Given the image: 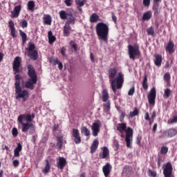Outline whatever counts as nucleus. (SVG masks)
<instances>
[{
	"instance_id": "f257e3e1",
	"label": "nucleus",
	"mask_w": 177,
	"mask_h": 177,
	"mask_svg": "<svg viewBox=\"0 0 177 177\" xmlns=\"http://www.w3.org/2000/svg\"><path fill=\"white\" fill-rule=\"evenodd\" d=\"M34 118H35V114L34 113H24L18 117L17 122L21 125L22 132L30 131V133H35V124L31 123Z\"/></svg>"
},
{
	"instance_id": "f03ea898",
	"label": "nucleus",
	"mask_w": 177,
	"mask_h": 177,
	"mask_svg": "<svg viewBox=\"0 0 177 177\" xmlns=\"http://www.w3.org/2000/svg\"><path fill=\"white\" fill-rule=\"evenodd\" d=\"M108 75L112 91L114 93H116L117 89H121V88H122V84H124V74L120 72L117 76V68H111L108 71Z\"/></svg>"
},
{
	"instance_id": "7ed1b4c3",
	"label": "nucleus",
	"mask_w": 177,
	"mask_h": 177,
	"mask_svg": "<svg viewBox=\"0 0 177 177\" xmlns=\"http://www.w3.org/2000/svg\"><path fill=\"white\" fill-rule=\"evenodd\" d=\"M21 78L20 75L17 74L15 75V95L16 99H23L24 102H26L28 97H30V93L26 89H24L20 86V82H21Z\"/></svg>"
},
{
	"instance_id": "20e7f679",
	"label": "nucleus",
	"mask_w": 177,
	"mask_h": 177,
	"mask_svg": "<svg viewBox=\"0 0 177 177\" xmlns=\"http://www.w3.org/2000/svg\"><path fill=\"white\" fill-rule=\"evenodd\" d=\"M95 30L98 39L107 42L109 39V26L103 22H100L96 25Z\"/></svg>"
},
{
	"instance_id": "39448f33",
	"label": "nucleus",
	"mask_w": 177,
	"mask_h": 177,
	"mask_svg": "<svg viewBox=\"0 0 177 177\" xmlns=\"http://www.w3.org/2000/svg\"><path fill=\"white\" fill-rule=\"evenodd\" d=\"M28 75L30 79H29L25 84H23V86L28 88V89H34V85L37 84V78L35 70L31 65H28Z\"/></svg>"
},
{
	"instance_id": "423d86ee",
	"label": "nucleus",
	"mask_w": 177,
	"mask_h": 177,
	"mask_svg": "<svg viewBox=\"0 0 177 177\" xmlns=\"http://www.w3.org/2000/svg\"><path fill=\"white\" fill-rule=\"evenodd\" d=\"M26 50H28V56L30 59H32V60L38 59V52L35 50V45L32 42L28 44Z\"/></svg>"
},
{
	"instance_id": "0eeeda50",
	"label": "nucleus",
	"mask_w": 177,
	"mask_h": 177,
	"mask_svg": "<svg viewBox=\"0 0 177 177\" xmlns=\"http://www.w3.org/2000/svg\"><path fill=\"white\" fill-rule=\"evenodd\" d=\"M163 175L165 177H171L172 176V171L174 168H172V165L171 162H167L166 165H163Z\"/></svg>"
},
{
	"instance_id": "6e6552de",
	"label": "nucleus",
	"mask_w": 177,
	"mask_h": 177,
	"mask_svg": "<svg viewBox=\"0 0 177 177\" xmlns=\"http://www.w3.org/2000/svg\"><path fill=\"white\" fill-rule=\"evenodd\" d=\"M21 64V58L16 57L14 59L12 67L15 71V74H19L20 73V66Z\"/></svg>"
},
{
	"instance_id": "1a4fd4ad",
	"label": "nucleus",
	"mask_w": 177,
	"mask_h": 177,
	"mask_svg": "<svg viewBox=\"0 0 177 177\" xmlns=\"http://www.w3.org/2000/svg\"><path fill=\"white\" fill-rule=\"evenodd\" d=\"M177 130L174 128L168 129L162 132V136L164 138H174V136H176Z\"/></svg>"
},
{
	"instance_id": "9d476101",
	"label": "nucleus",
	"mask_w": 177,
	"mask_h": 177,
	"mask_svg": "<svg viewBox=\"0 0 177 177\" xmlns=\"http://www.w3.org/2000/svg\"><path fill=\"white\" fill-rule=\"evenodd\" d=\"M156 88H152L149 94L148 95V100L149 104H154L156 103Z\"/></svg>"
},
{
	"instance_id": "9b49d317",
	"label": "nucleus",
	"mask_w": 177,
	"mask_h": 177,
	"mask_svg": "<svg viewBox=\"0 0 177 177\" xmlns=\"http://www.w3.org/2000/svg\"><path fill=\"white\" fill-rule=\"evenodd\" d=\"M21 11V5L16 6L13 10L11 11V19H16L20 16V12Z\"/></svg>"
},
{
	"instance_id": "f8f14e48",
	"label": "nucleus",
	"mask_w": 177,
	"mask_h": 177,
	"mask_svg": "<svg viewBox=\"0 0 177 177\" xmlns=\"http://www.w3.org/2000/svg\"><path fill=\"white\" fill-rule=\"evenodd\" d=\"M92 133L94 136H97L99 132H100V122L97 121L93 124L91 127Z\"/></svg>"
},
{
	"instance_id": "ddd939ff",
	"label": "nucleus",
	"mask_w": 177,
	"mask_h": 177,
	"mask_svg": "<svg viewBox=\"0 0 177 177\" xmlns=\"http://www.w3.org/2000/svg\"><path fill=\"white\" fill-rule=\"evenodd\" d=\"M72 135L74 138L75 143H76V145H80V143H81V136H80V131L77 129H73Z\"/></svg>"
},
{
	"instance_id": "4468645a",
	"label": "nucleus",
	"mask_w": 177,
	"mask_h": 177,
	"mask_svg": "<svg viewBox=\"0 0 177 177\" xmlns=\"http://www.w3.org/2000/svg\"><path fill=\"white\" fill-rule=\"evenodd\" d=\"M166 52H168L170 55H172L175 52V44L172 40H169L167 45L165 47Z\"/></svg>"
},
{
	"instance_id": "2eb2a0df",
	"label": "nucleus",
	"mask_w": 177,
	"mask_h": 177,
	"mask_svg": "<svg viewBox=\"0 0 177 177\" xmlns=\"http://www.w3.org/2000/svg\"><path fill=\"white\" fill-rule=\"evenodd\" d=\"M131 138H132V129L129 127L126 131V145L127 147H131Z\"/></svg>"
},
{
	"instance_id": "dca6fc26",
	"label": "nucleus",
	"mask_w": 177,
	"mask_h": 177,
	"mask_svg": "<svg viewBox=\"0 0 177 177\" xmlns=\"http://www.w3.org/2000/svg\"><path fill=\"white\" fill-rule=\"evenodd\" d=\"M111 169H113V166L110 163H106L102 167V171L105 177L109 176L110 175V172H111Z\"/></svg>"
},
{
	"instance_id": "f3484780",
	"label": "nucleus",
	"mask_w": 177,
	"mask_h": 177,
	"mask_svg": "<svg viewBox=\"0 0 177 177\" xmlns=\"http://www.w3.org/2000/svg\"><path fill=\"white\" fill-rule=\"evenodd\" d=\"M66 164H67V160L63 157H59L57 160V168H59V169H63L66 167Z\"/></svg>"
},
{
	"instance_id": "a211bd4d",
	"label": "nucleus",
	"mask_w": 177,
	"mask_h": 177,
	"mask_svg": "<svg viewBox=\"0 0 177 177\" xmlns=\"http://www.w3.org/2000/svg\"><path fill=\"white\" fill-rule=\"evenodd\" d=\"M43 23L46 26H52V17L50 15L44 14L43 16Z\"/></svg>"
},
{
	"instance_id": "6ab92c4d",
	"label": "nucleus",
	"mask_w": 177,
	"mask_h": 177,
	"mask_svg": "<svg viewBox=\"0 0 177 177\" xmlns=\"http://www.w3.org/2000/svg\"><path fill=\"white\" fill-rule=\"evenodd\" d=\"M142 56L140 53V50H139V45L134 44L133 45V59H139Z\"/></svg>"
},
{
	"instance_id": "aec40b11",
	"label": "nucleus",
	"mask_w": 177,
	"mask_h": 177,
	"mask_svg": "<svg viewBox=\"0 0 177 177\" xmlns=\"http://www.w3.org/2000/svg\"><path fill=\"white\" fill-rule=\"evenodd\" d=\"M8 27L11 30V35L13 37V38H16L17 37V35H16V28H15V22L13 21L10 20L8 21Z\"/></svg>"
},
{
	"instance_id": "412c9836",
	"label": "nucleus",
	"mask_w": 177,
	"mask_h": 177,
	"mask_svg": "<svg viewBox=\"0 0 177 177\" xmlns=\"http://www.w3.org/2000/svg\"><path fill=\"white\" fill-rule=\"evenodd\" d=\"M23 150L21 144L18 143L17 147L14 150V157H20V151Z\"/></svg>"
},
{
	"instance_id": "4be33fe9",
	"label": "nucleus",
	"mask_w": 177,
	"mask_h": 177,
	"mask_svg": "<svg viewBox=\"0 0 177 177\" xmlns=\"http://www.w3.org/2000/svg\"><path fill=\"white\" fill-rule=\"evenodd\" d=\"M67 21L66 23H68V25L71 24H75V17L73 15V13L69 12L68 13V17H66Z\"/></svg>"
},
{
	"instance_id": "5701e85b",
	"label": "nucleus",
	"mask_w": 177,
	"mask_h": 177,
	"mask_svg": "<svg viewBox=\"0 0 177 177\" xmlns=\"http://www.w3.org/2000/svg\"><path fill=\"white\" fill-rule=\"evenodd\" d=\"M71 32V27L68 25V23H66L64 26V36L68 37Z\"/></svg>"
},
{
	"instance_id": "b1692460",
	"label": "nucleus",
	"mask_w": 177,
	"mask_h": 177,
	"mask_svg": "<svg viewBox=\"0 0 177 177\" xmlns=\"http://www.w3.org/2000/svg\"><path fill=\"white\" fill-rule=\"evenodd\" d=\"M154 57L155 59H153V62L156 66L160 67V66H161V62H162V56H161V55H155Z\"/></svg>"
},
{
	"instance_id": "393cba45",
	"label": "nucleus",
	"mask_w": 177,
	"mask_h": 177,
	"mask_svg": "<svg viewBox=\"0 0 177 177\" xmlns=\"http://www.w3.org/2000/svg\"><path fill=\"white\" fill-rule=\"evenodd\" d=\"M98 146H99V140H94V141L91 147V153H92V154H93V153H95V151H96Z\"/></svg>"
},
{
	"instance_id": "a878e982",
	"label": "nucleus",
	"mask_w": 177,
	"mask_h": 177,
	"mask_svg": "<svg viewBox=\"0 0 177 177\" xmlns=\"http://www.w3.org/2000/svg\"><path fill=\"white\" fill-rule=\"evenodd\" d=\"M117 129L118 131H120L121 133H122V132H124V131L127 132V124L125 123L118 124L117 126Z\"/></svg>"
},
{
	"instance_id": "bb28decb",
	"label": "nucleus",
	"mask_w": 177,
	"mask_h": 177,
	"mask_svg": "<svg viewBox=\"0 0 177 177\" xmlns=\"http://www.w3.org/2000/svg\"><path fill=\"white\" fill-rule=\"evenodd\" d=\"M109 156V149L106 147L102 148V153L100 154V158H107Z\"/></svg>"
},
{
	"instance_id": "cd10ccee",
	"label": "nucleus",
	"mask_w": 177,
	"mask_h": 177,
	"mask_svg": "<svg viewBox=\"0 0 177 177\" xmlns=\"http://www.w3.org/2000/svg\"><path fill=\"white\" fill-rule=\"evenodd\" d=\"M152 13L151 11H147V12L144 13L142 15V20L144 21H147L151 19Z\"/></svg>"
},
{
	"instance_id": "c85d7f7f",
	"label": "nucleus",
	"mask_w": 177,
	"mask_h": 177,
	"mask_svg": "<svg viewBox=\"0 0 177 177\" xmlns=\"http://www.w3.org/2000/svg\"><path fill=\"white\" fill-rule=\"evenodd\" d=\"M109 92L106 89L102 90V99L104 102H107L109 100Z\"/></svg>"
},
{
	"instance_id": "c756f323",
	"label": "nucleus",
	"mask_w": 177,
	"mask_h": 177,
	"mask_svg": "<svg viewBox=\"0 0 177 177\" xmlns=\"http://www.w3.org/2000/svg\"><path fill=\"white\" fill-rule=\"evenodd\" d=\"M28 10L30 12H34V8H35V3L33 1H29L27 4Z\"/></svg>"
},
{
	"instance_id": "7c9ffc66",
	"label": "nucleus",
	"mask_w": 177,
	"mask_h": 177,
	"mask_svg": "<svg viewBox=\"0 0 177 177\" xmlns=\"http://www.w3.org/2000/svg\"><path fill=\"white\" fill-rule=\"evenodd\" d=\"M56 41V37L52 33V31H48V42L49 44H53Z\"/></svg>"
},
{
	"instance_id": "2f4dec72",
	"label": "nucleus",
	"mask_w": 177,
	"mask_h": 177,
	"mask_svg": "<svg viewBox=\"0 0 177 177\" xmlns=\"http://www.w3.org/2000/svg\"><path fill=\"white\" fill-rule=\"evenodd\" d=\"M59 17L62 20H66V19H67V17L68 16V13H67L64 10L59 11Z\"/></svg>"
},
{
	"instance_id": "473e14b6",
	"label": "nucleus",
	"mask_w": 177,
	"mask_h": 177,
	"mask_svg": "<svg viewBox=\"0 0 177 177\" xmlns=\"http://www.w3.org/2000/svg\"><path fill=\"white\" fill-rule=\"evenodd\" d=\"M19 35L22 38L23 44H26V42H27V34H26L23 30H19Z\"/></svg>"
},
{
	"instance_id": "72a5a7b5",
	"label": "nucleus",
	"mask_w": 177,
	"mask_h": 177,
	"mask_svg": "<svg viewBox=\"0 0 177 177\" xmlns=\"http://www.w3.org/2000/svg\"><path fill=\"white\" fill-rule=\"evenodd\" d=\"M99 20V17L96 13H93L90 17V21L91 23H96Z\"/></svg>"
},
{
	"instance_id": "f704fd0d",
	"label": "nucleus",
	"mask_w": 177,
	"mask_h": 177,
	"mask_svg": "<svg viewBox=\"0 0 177 177\" xmlns=\"http://www.w3.org/2000/svg\"><path fill=\"white\" fill-rule=\"evenodd\" d=\"M81 133H84L85 136H89V135H91V131H89V129H88V128L86 127H82L81 128Z\"/></svg>"
},
{
	"instance_id": "c9c22d12",
	"label": "nucleus",
	"mask_w": 177,
	"mask_h": 177,
	"mask_svg": "<svg viewBox=\"0 0 177 177\" xmlns=\"http://www.w3.org/2000/svg\"><path fill=\"white\" fill-rule=\"evenodd\" d=\"M46 166L44 169L42 170L44 174H48L49 171H50V165H49V160H46Z\"/></svg>"
},
{
	"instance_id": "e433bc0d",
	"label": "nucleus",
	"mask_w": 177,
	"mask_h": 177,
	"mask_svg": "<svg viewBox=\"0 0 177 177\" xmlns=\"http://www.w3.org/2000/svg\"><path fill=\"white\" fill-rule=\"evenodd\" d=\"M142 87L145 91H147V89L149 88V85L147 84V76L146 75L145 76L143 80Z\"/></svg>"
},
{
	"instance_id": "4c0bfd02",
	"label": "nucleus",
	"mask_w": 177,
	"mask_h": 177,
	"mask_svg": "<svg viewBox=\"0 0 177 177\" xmlns=\"http://www.w3.org/2000/svg\"><path fill=\"white\" fill-rule=\"evenodd\" d=\"M128 49L130 59H133V46L129 45Z\"/></svg>"
},
{
	"instance_id": "58836bf2",
	"label": "nucleus",
	"mask_w": 177,
	"mask_h": 177,
	"mask_svg": "<svg viewBox=\"0 0 177 177\" xmlns=\"http://www.w3.org/2000/svg\"><path fill=\"white\" fill-rule=\"evenodd\" d=\"M163 80L167 82V84L169 83V81H171V75L169 73H166L163 76Z\"/></svg>"
},
{
	"instance_id": "ea45409f",
	"label": "nucleus",
	"mask_w": 177,
	"mask_h": 177,
	"mask_svg": "<svg viewBox=\"0 0 177 177\" xmlns=\"http://www.w3.org/2000/svg\"><path fill=\"white\" fill-rule=\"evenodd\" d=\"M75 3L79 7H82L85 3H86V0H75Z\"/></svg>"
},
{
	"instance_id": "a19ab883",
	"label": "nucleus",
	"mask_w": 177,
	"mask_h": 177,
	"mask_svg": "<svg viewBox=\"0 0 177 177\" xmlns=\"http://www.w3.org/2000/svg\"><path fill=\"white\" fill-rule=\"evenodd\" d=\"M171 93H172V91L169 88H166L165 90V94H164V98L165 99H168L169 96L171 95Z\"/></svg>"
},
{
	"instance_id": "79ce46f5",
	"label": "nucleus",
	"mask_w": 177,
	"mask_h": 177,
	"mask_svg": "<svg viewBox=\"0 0 177 177\" xmlns=\"http://www.w3.org/2000/svg\"><path fill=\"white\" fill-rule=\"evenodd\" d=\"M20 26L22 27V28H27V26H28V22L26 21V19H23L20 21Z\"/></svg>"
},
{
	"instance_id": "37998d69",
	"label": "nucleus",
	"mask_w": 177,
	"mask_h": 177,
	"mask_svg": "<svg viewBox=\"0 0 177 177\" xmlns=\"http://www.w3.org/2000/svg\"><path fill=\"white\" fill-rule=\"evenodd\" d=\"M148 176L157 177V173L151 169L148 170Z\"/></svg>"
},
{
	"instance_id": "c03bdc74",
	"label": "nucleus",
	"mask_w": 177,
	"mask_h": 177,
	"mask_svg": "<svg viewBox=\"0 0 177 177\" xmlns=\"http://www.w3.org/2000/svg\"><path fill=\"white\" fill-rule=\"evenodd\" d=\"M147 32L148 35H154V28H153V27L148 28Z\"/></svg>"
},
{
	"instance_id": "a18cd8bd",
	"label": "nucleus",
	"mask_w": 177,
	"mask_h": 177,
	"mask_svg": "<svg viewBox=\"0 0 177 177\" xmlns=\"http://www.w3.org/2000/svg\"><path fill=\"white\" fill-rule=\"evenodd\" d=\"M168 153V147L164 146L161 147L160 153L167 154Z\"/></svg>"
},
{
	"instance_id": "49530a36",
	"label": "nucleus",
	"mask_w": 177,
	"mask_h": 177,
	"mask_svg": "<svg viewBox=\"0 0 177 177\" xmlns=\"http://www.w3.org/2000/svg\"><path fill=\"white\" fill-rule=\"evenodd\" d=\"M164 162V159L160 156H158V167L160 168L161 167V164Z\"/></svg>"
},
{
	"instance_id": "de8ad7c7",
	"label": "nucleus",
	"mask_w": 177,
	"mask_h": 177,
	"mask_svg": "<svg viewBox=\"0 0 177 177\" xmlns=\"http://www.w3.org/2000/svg\"><path fill=\"white\" fill-rule=\"evenodd\" d=\"M104 111H110V102L108 101L106 103L104 104Z\"/></svg>"
},
{
	"instance_id": "09e8293b",
	"label": "nucleus",
	"mask_w": 177,
	"mask_h": 177,
	"mask_svg": "<svg viewBox=\"0 0 177 177\" xmlns=\"http://www.w3.org/2000/svg\"><path fill=\"white\" fill-rule=\"evenodd\" d=\"M177 122V115L174 116L172 120L168 121V124H176Z\"/></svg>"
},
{
	"instance_id": "8fccbe9b",
	"label": "nucleus",
	"mask_w": 177,
	"mask_h": 177,
	"mask_svg": "<svg viewBox=\"0 0 177 177\" xmlns=\"http://www.w3.org/2000/svg\"><path fill=\"white\" fill-rule=\"evenodd\" d=\"M12 135L14 136V138H16V136L19 135V131H17V128H13L12 129Z\"/></svg>"
},
{
	"instance_id": "3c124183",
	"label": "nucleus",
	"mask_w": 177,
	"mask_h": 177,
	"mask_svg": "<svg viewBox=\"0 0 177 177\" xmlns=\"http://www.w3.org/2000/svg\"><path fill=\"white\" fill-rule=\"evenodd\" d=\"M57 146L59 147V149H62V147H63V141L62 140V138H59L57 139Z\"/></svg>"
},
{
	"instance_id": "603ef678",
	"label": "nucleus",
	"mask_w": 177,
	"mask_h": 177,
	"mask_svg": "<svg viewBox=\"0 0 177 177\" xmlns=\"http://www.w3.org/2000/svg\"><path fill=\"white\" fill-rule=\"evenodd\" d=\"M142 3L145 8H149L150 6V0H142Z\"/></svg>"
},
{
	"instance_id": "864d4df0",
	"label": "nucleus",
	"mask_w": 177,
	"mask_h": 177,
	"mask_svg": "<svg viewBox=\"0 0 177 177\" xmlns=\"http://www.w3.org/2000/svg\"><path fill=\"white\" fill-rule=\"evenodd\" d=\"M142 140V136L138 135L136 138V143L137 145H140V141Z\"/></svg>"
},
{
	"instance_id": "5fc2aeb1",
	"label": "nucleus",
	"mask_w": 177,
	"mask_h": 177,
	"mask_svg": "<svg viewBox=\"0 0 177 177\" xmlns=\"http://www.w3.org/2000/svg\"><path fill=\"white\" fill-rule=\"evenodd\" d=\"M66 6H71L73 5V0H65Z\"/></svg>"
},
{
	"instance_id": "6e6d98bb",
	"label": "nucleus",
	"mask_w": 177,
	"mask_h": 177,
	"mask_svg": "<svg viewBox=\"0 0 177 177\" xmlns=\"http://www.w3.org/2000/svg\"><path fill=\"white\" fill-rule=\"evenodd\" d=\"M153 10H154V15H158V4L157 5H155L153 8Z\"/></svg>"
},
{
	"instance_id": "4d7b16f0",
	"label": "nucleus",
	"mask_w": 177,
	"mask_h": 177,
	"mask_svg": "<svg viewBox=\"0 0 177 177\" xmlns=\"http://www.w3.org/2000/svg\"><path fill=\"white\" fill-rule=\"evenodd\" d=\"M71 46L74 49L75 52H77V44H75L74 42H71Z\"/></svg>"
},
{
	"instance_id": "13d9d810",
	"label": "nucleus",
	"mask_w": 177,
	"mask_h": 177,
	"mask_svg": "<svg viewBox=\"0 0 177 177\" xmlns=\"http://www.w3.org/2000/svg\"><path fill=\"white\" fill-rule=\"evenodd\" d=\"M19 160H15L13 161V165H14V167H15V168L19 167Z\"/></svg>"
},
{
	"instance_id": "bf43d9fd",
	"label": "nucleus",
	"mask_w": 177,
	"mask_h": 177,
	"mask_svg": "<svg viewBox=\"0 0 177 177\" xmlns=\"http://www.w3.org/2000/svg\"><path fill=\"white\" fill-rule=\"evenodd\" d=\"M145 120L147 121H150V116L149 115V113L147 112L145 115Z\"/></svg>"
},
{
	"instance_id": "052dcab7",
	"label": "nucleus",
	"mask_w": 177,
	"mask_h": 177,
	"mask_svg": "<svg viewBox=\"0 0 177 177\" xmlns=\"http://www.w3.org/2000/svg\"><path fill=\"white\" fill-rule=\"evenodd\" d=\"M61 53H62V56H65L66 55V48L63 47L61 49Z\"/></svg>"
},
{
	"instance_id": "680f3d73",
	"label": "nucleus",
	"mask_w": 177,
	"mask_h": 177,
	"mask_svg": "<svg viewBox=\"0 0 177 177\" xmlns=\"http://www.w3.org/2000/svg\"><path fill=\"white\" fill-rule=\"evenodd\" d=\"M133 115H139V109H135L133 111Z\"/></svg>"
},
{
	"instance_id": "e2e57ef3",
	"label": "nucleus",
	"mask_w": 177,
	"mask_h": 177,
	"mask_svg": "<svg viewBox=\"0 0 177 177\" xmlns=\"http://www.w3.org/2000/svg\"><path fill=\"white\" fill-rule=\"evenodd\" d=\"M112 20L114 21V23H117V17H115L114 14L112 15Z\"/></svg>"
},
{
	"instance_id": "0e129e2a",
	"label": "nucleus",
	"mask_w": 177,
	"mask_h": 177,
	"mask_svg": "<svg viewBox=\"0 0 177 177\" xmlns=\"http://www.w3.org/2000/svg\"><path fill=\"white\" fill-rule=\"evenodd\" d=\"M156 131H157V123H155L153 127V131L156 132Z\"/></svg>"
},
{
	"instance_id": "69168bd1",
	"label": "nucleus",
	"mask_w": 177,
	"mask_h": 177,
	"mask_svg": "<svg viewBox=\"0 0 177 177\" xmlns=\"http://www.w3.org/2000/svg\"><path fill=\"white\" fill-rule=\"evenodd\" d=\"M58 68L59 70H62V68H63V64L62 62H59Z\"/></svg>"
},
{
	"instance_id": "338daca9",
	"label": "nucleus",
	"mask_w": 177,
	"mask_h": 177,
	"mask_svg": "<svg viewBox=\"0 0 177 177\" xmlns=\"http://www.w3.org/2000/svg\"><path fill=\"white\" fill-rule=\"evenodd\" d=\"M128 95H129V96L133 95V88L130 89V91L128 93Z\"/></svg>"
},
{
	"instance_id": "774afa93",
	"label": "nucleus",
	"mask_w": 177,
	"mask_h": 177,
	"mask_svg": "<svg viewBox=\"0 0 177 177\" xmlns=\"http://www.w3.org/2000/svg\"><path fill=\"white\" fill-rule=\"evenodd\" d=\"M151 118L153 119L156 118V111H153Z\"/></svg>"
}]
</instances>
